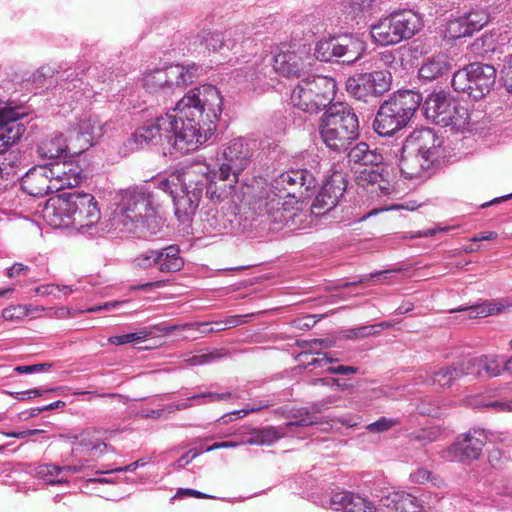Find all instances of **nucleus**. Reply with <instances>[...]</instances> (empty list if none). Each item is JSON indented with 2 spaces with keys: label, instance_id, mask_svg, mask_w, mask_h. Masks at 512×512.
Segmentation results:
<instances>
[{
  "label": "nucleus",
  "instance_id": "1",
  "mask_svg": "<svg viewBox=\"0 0 512 512\" xmlns=\"http://www.w3.org/2000/svg\"><path fill=\"white\" fill-rule=\"evenodd\" d=\"M219 90L204 84L189 90L171 110L149 121L133 134L140 147L167 143L181 154L197 150L216 130L222 114Z\"/></svg>",
  "mask_w": 512,
  "mask_h": 512
},
{
  "label": "nucleus",
  "instance_id": "2",
  "mask_svg": "<svg viewBox=\"0 0 512 512\" xmlns=\"http://www.w3.org/2000/svg\"><path fill=\"white\" fill-rule=\"evenodd\" d=\"M311 170L290 169L278 175L269 184L268 191L265 196H261L258 200V210L261 215H267L271 221L280 224L287 221L286 202H282L285 198L301 199L304 191H308L316 184V178L329 172L330 162L328 160L319 159L315 155L310 164Z\"/></svg>",
  "mask_w": 512,
  "mask_h": 512
},
{
  "label": "nucleus",
  "instance_id": "3",
  "mask_svg": "<svg viewBox=\"0 0 512 512\" xmlns=\"http://www.w3.org/2000/svg\"><path fill=\"white\" fill-rule=\"evenodd\" d=\"M43 219L54 228H74L94 237L100 228L101 212L95 197L89 193L71 192L50 198L42 210Z\"/></svg>",
  "mask_w": 512,
  "mask_h": 512
},
{
  "label": "nucleus",
  "instance_id": "4",
  "mask_svg": "<svg viewBox=\"0 0 512 512\" xmlns=\"http://www.w3.org/2000/svg\"><path fill=\"white\" fill-rule=\"evenodd\" d=\"M210 165L193 164L181 170L179 188L172 196L175 216L181 223H189L199 207L205 190L206 198L212 202L222 200L226 189L218 186L216 173L211 176Z\"/></svg>",
  "mask_w": 512,
  "mask_h": 512
},
{
  "label": "nucleus",
  "instance_id": "5",
  "mask_svg": "<svg viewBox=\"0 0 512 512\" xmlns=\"http://www.w3.org/2000/svg\"><path fill=\"white\" fill-rule=\"evenodd\" d=\"M319 133L327 148L346 152L359 137L358 117L348 104L333 103L321 117Z\"/></svg>",
  "mask_w": 512,
  "mask_h": 512
},
{
  "label": "nucleus",
  "instance_id": "6",
  "mask_svg": "<svg viewBox=\"0 0 512 512\" xmlns=\"http://www.w3.org/2000/svg\"><path fill=\"white\" fill-rule=\"evenodd\" d=\"M422 102V95L413 90L393 93L379 107L373 121L374 131L382 137H390L407 126Z\"/></svg>",
  "mask_w": 512,
  "mask_h": 512
},
{
  "label": "nucleus",
  "instance_id": "7",
  "mask_svg": "<svg viewBox=\"0 0 512 512\" xmlns=\"http://www.w3.org/2000/svg\"><path fill=\"white\" fill-rule=\"evenodd\" d=\"M155 206L152 193L145 187H136L123 192L121 201L109 218L108 230L134 232L154 216Z\"/></svg>",
  "mask_w": 512,
  "mask_h": 512
},
{
  "label": "nucleus",
  "instance_id": "8",
  "mask_svg": "<svg viewBox=\"0 0 512 512\" xmlns=\"http://www.w3.org/2000/svg\"><path fill=\"white\" fill-rule=\"evenodd\" d=\"M336 93L333 78L308 75L302 78L291 92L293 107L308 114H317L332 105Z\"/></svg>",
  "mask_w": 512,
  "mask_h": 512
},
{
  "label": "nucleus",
  "instance_id": "9",
  "mask_svg": "<svg viewBox=\"0 0 512 512\" xmlns=\"http://www.w3.org/2000/svg\"><path fill=\"white\" fill-rule=\"evenodd\" d=\"M421 26V19L417 13L403 10L394 12L371 25L370 34L375 43L389 46L413 37Z\"/></svg>",
  "mask_w": 512,
  "mask_h": 512
},
{
  "label": "nucleus",
  "instance_id": "10",
  "mask_svg": "<svg viewBox=\"0 0 512 512\" xmlns=\"http://www.w3.org/2000/svg\"><path fill=\"white\" fill-rule=\"evenodd\" d=\"M423 111L427 119L442 127L464 130L469 124L468 109L443 92L428 95Z\"/></svg>",
  "mask_w": 512,
  "mask_h": 512
},
{
  "label": "nucleus",
  "instance_id": "11",
  "mask_svg": "<svg viewBox=\"0 0 512 512\" xmlns=\"http://www.w3.org/2000/svg\"><path fill=\"white\" fill-rule=\"evenodd\" d=\"M496 80L493 66L472 63L453 74L451 84L458 93L466 94L473 100L482 99L490 92Z\"/></svg>",
  "mask_w": 512,
  "mask_h": 512
},
{
  "label": "nucleus",
  "instance_id": "12",
  "mask_svg": "<svg viewBox=\"0 0 512 512\" xmlns=\"http://www.w3.org/2000/svg\"><path fill=\"white\" fill-rule=\"evenodd\" d=\"M252 149L243 138L231 140L222 150L218 170L211 169V176L216 173L215 181L227 182L230 189L238 182L240 174L250 165Z\"/></svg>",
  "mask_w": 512,
  "mask_h": 512
},
{
  "label": "nucleus",
  "instance_id": "13",
  "mask_svg": "<svg viewBox=\"0 0 512 512\" xmlns=\"http://www.w3.org/2000/svg\"><path fill=\"white\" fill-rule=\"evenodd\" d=\"M366 51V43L358 36L345 34L321 39L315 47V57L322 62L338 61L353 64Z\"/></svg>",
  "mask_w": 512,
  "mask_h": 512
},
{
  "label": "nucleus",
  "instance_id": "14",
  "mask_svg": "<svg viewBox=\"0 0 512 512\" xmlns=\"http://www.w3.org/2000/svg\"><path fill=\"white\" fill-rule=\"evenodd\" d=\"M392 76L389 71L377 70L349 77L346 90L357 100L365 103L374 102L390 89Z\"/></svg>",
  "mask_w": 512,
  "mask_h": 512
},
{
  "label": "nucleus",
  "instance_id": "15",
  "mask_svg": "<svg viewBox=\"0 0 512 512\" xmlns=\"http://www.w3.org/2000/svg\"><path fill=\"white\" fill-rule=\"evenodd\" d=\"M317 423V419L314 415L308 411L300 412L299 415H295L294 418L284 426L279 427H265L261 429H253L250 432V436L241 442L242 444L249 445H271L281 437L293 434L296 427H308Z\"/></svg>",
  "mask_w": 512,
  "mask_h": 512
},
{
  "label": "nucleus",
  "instance_id": "16",
  "mask_svg": "<svg viewBox=\"0 0 512 512\" xmlns=\"http://www.w3.org/2000/svg\"><path fill=\"white\" fill-rule=\"evenodd\" d=\"M488 439L487 432L473 428L443 451L442 457L449 461H470L479 458Z\"/></svg>",
  "mask_w": 512,
  "mask_h": 512
},
{
  "label": "nucleus",
  "instance_id": "17",
  "mask_svg": "<svg viewBox=\"0 0 512 512\" xmlns=\"http://www.w3.org/2000/svg\"><path fill=\"white\" fill-rule=\"evenodd\" d=\"M135 265L141 269L157 267L160 272L174 273L183 268L184 260L180 256L179 247L170 245L162 249H151L141 253L135 259Z\"/></svg>",
  "mask_w": 512,
  "mask_h": 512
},
{
  "label": "nucleus",
  "instance_id": "18",
  "mask_svg": "<svg viewBox=\"0 0 512 512\" xmlns=\"http://www.w3.org/2000/svg\"><path fill=\"white\" fill-rule=\"evenodd\" d=\"M347 187L346 176L341 171H334L329 175L312 203V212L324 214L332 210L339 202Z\"/></svg>",
  "mask_w": 512,
  "mask_h": 512
},
{
  "label": "nucleus",
  "instance_id": "19",
  "mask_svg": "<svg viewBox=\"0 0 512 512\" xmlns=\"http://www.w3.org/2000/svg\"><path fill=\"white\" fill-rule=\"evenodd\" d=\"M23 115L15 107L0 100V154L16 143L25 132V126L20 122Z\"/></svg>",
  "mask_w": 512,
  "mask_h": 512
},
{
  "label": "nucleus",
  "instance_id": "20",
  "mask_svg": "<svg viewBox=\"0 0 512 512\" xmlns=\"http://www.w3.org/2000/svg\"><path fill=\"white\" fill-rule=\"evenodd\" d=\"M102 135L103 128L98 116H85L70 132V143L73 154L81 153L88 149Z\"/></svg>",
  "mask_w": 512,
  "mask_h": 512
},
{
  "label": "nucleus",
  "instance_id": "21",
  "mask_svg": "<svg viewBox=\"0 0 512 512\" xmlns=\"http://www.w3.org/2000/svg\"><path fill=\"white\" fill-rule=\"evenodd\" d=\"M441 146L442 140L430 128L413 131L404 142L405 151L417 152L433 163L439 158Z\"/></svg>",
  "mask_w": 512,
  "mask_h": 512
},
{
  "label": "nucleus",
  "instance_id": "22",
  "mask_svg": "<svg viewBox=\"0 0 512 512\" xmlns=\"http://www.w3.org/2000/svg\"><path fill=\"white\" fill-rule=\"evenodd\" d=\"M55 184L57 183L52 181L47 165L34 166L21 178L23 191L33 197H43L55 192Z\"/></svg>",
  "mask_w": 512,
  "mask_h": 512
},
{
  "label": "nucleus",
  "instance_id": "23",
  "mask_svg": "<svg viewBox=\"0 0 512 512\" xmlns=\"http://www.w3.org/2000/svg\"><path fill=\"white\" fill-rule=\"evenodd\" d=\"M389 172L380 168H365L358 175V183L371 193L387 196L394 190L392 181L388 178Z\"/></svg>",
  "mask_w": 512,
  "mask_h": 512
},
{
  "label": "nucleus",
  "instance_id": "24",
  "mask_svg": "<svg viewBox=\"0 0 512 512\" xmlns=\"http://www.w3.org/2000/svg\"><path fill=\"white\" fill-rule=\"evenodd\" d=\"M433 165L432 160L422 157L421 154L403 149L399 168L406 179H422L430 175L429 170Z\"/></svg>",
  "mask_w": 512,
  "mask_h": 512
},
{
  "label": "nucleus",
  "instance_id": "25",
  "mask_svg": "<svg viewBox=\"0 0 512 512\" xmlns=\"http://www.w3.org/2000/svg\"><path fill=\"white\" fill-rule=\"evenodd\" d=\"M306 68L307 63L295 51L281 52L273 58V69L285 77H301L305 73Z\"/></svg>",
  "mask_w": 512,
  "mask_h": 512
},
{
  "label": "nucleus",
  "instance_id": "26",
  "mask_svg": "<svg viewBox=\"0 0 512 512\" xmlns=\"http://www.w3.org/2000/svg\"><path fill=\"white\" fill-rule=\"evenodd\" d=\"M459 378H461V370H458L456 363H453L449 366L421 371L417 377V381L418 383L430 386L447 388Z\"/></svg>",
  "mask_w": 512,
  "mask_h": 512
},
{
  "label": "nucleus",
  "instance_id": "27",
  "mask_svg": "<svg viewBox=\"0 0 512 512\" xmlns=\"http://www.w3.org/2000/svg\"><path fill=\"white\" fill-rule=\"evenodd\" d=\"M487 398H481L477 405L495 412H512V385L503 384L487 392Z\"/></svg>",
  "mask_w": 512,
  "mask_h": 512
},
{
  "label": "nucleus",
  "instance_id": "28",
  "mask_svg": "<svg viewBox=\"0 0 512 512\" xmlns=\"http://www.w3.org/2000/svg\"><path fill=\"white\" fill-rule=\"evenodd\" d=\"M330 507L344 512H375L374 506L366 499L350 492H338L331 496Z\"/></svg>",
  "mask_w": 512,
  "mask_h": 512
},
{
  "label": "nucleus",
  "instance_id": "29",
  "mask_svg": "<svg viewBox=\"0 0 512 512\" xmlns=\"http://www.w3.org/2000/svg\"><path fill=\"white\" fill-rule=\"evenodd\" d=\"M49 167L50 177L57 188L55 192L68 188L77 186L81 182L80 172L78 168H73L71 165L65 162H54L47 164Z\"/></svg>",
  "mask_w": 512,
  "mask_h": 512
},
{
  "label": "nucleus",
  "instance_id": "30",
  "mask_svg": "<svg viewBox=\"0 0 512 512\" xmlns=\"http://www.w3.org/2000/svg\"><path fill=\"white\" fill-rule=\"evenodd\" d=\"M198 67L195 64L184 66L180 64L163 68L169 90L183 87L192 83L197 76Z\"/></svg>",
  "mask_w": 512,
  "mask_h": 512
},
{
  "label": "nucleus",
  "instance_id": "31",
  "mask_svg": "<svg viewBox=\"0 0 512 512\" xmlns=\"http://www.w3.org/2000/svg\"><path fill=\"white\" fill-rule=\"evenodd\" d=\"M82 469V465L56 466L53 464H42L36 468V475L48 484H59L67 482L68 475L78 473Z\"/></svg>",
  "mask_w": 512,
  "mask_h": 512
},
{
  "label": "nucleus",
  "instance_id": "32",
  "mask_svg": "<svg viewBox=\"0 0 512 512\" xmlns=\"http://www.w3.org/2000/svg\"><path fill=\"white\" fill-rule=\"evenodd\" d=\"M376 0H346L343 3V14L346 23L359 25L364 23L375 8Z\"/></svg>",
  "mask_w": 512,
  "mask_h": 512
},
{
  "label": "nucleus",
  "instance_id": "33",
  "mask_svg": "<svg viewBox=\"0 0 512 512\" xmlns=\"http://www.w3.org/2000/svg\"><path fill=\"white\" fill-rule=\"evenodd\" d=\"M241 39V33L236 30H228L225 32H210L204 37V45L210 51L235 50L237 43Z\"/></svg>",
  "mask_w": 512,
  "mask_h": 512
},
{
  "label": "nucleus",
  "instance_id": "34",
  "mask_svg": "<svg viewBox=\"0 0 512 512\" xmlns=\"http://www.w3.org/2000/svg\"><path fill=\"white\" fill-rule=\"evenodd\" d=\"M349 163L361 166L377 167L383 161V156L375 149H370L365 142H360L347 150Z\"/></svg>",
  "mask_w": 512,
  "mask_h": 512
},
{
  "label": "nucleus",
  "instance_id": "35",
  "mask_svg": "<svg viewBox=\"0 0 512 512\" xmlns=\"http://www.w3.org/2000/svg\"><path fill=\"white\" fill-rule=\"evenodd\" d=\"M67 151L73 153L70 137L65 138L61 133L47 137L38 146V154L48 159L58 158Z\"/></svg>",
  "mask_w": 512,
  "mask_h": 512
},
{
  "label": "nucleus",
  "instance_id": "36",
  "mask_svg": "<svg viewBox=\"0 0 512 512\" xmlns=\"http://www.w3.org/2000/svg\"><path fill=\"white\" fill-rule=\"evenodd\" d=\"M450 69V64L444 56H433L426 59L419 69V77L425 81H433Z\"/></svg>",
  "mask_w": 512,
  "mask_h": 512
},
{
  "label": "nucleus",
  "instance_id": "37",
  "mask_svg": "<svg viewBox=\"0 0 512 512\" xmlns=\"http://www.w3.org/2000/svg\"><path fill=\"white\" fill-rule=\"evenodd\" d=\"M383 505L388 508L392 506L395 512H422L418 499L411 494L395 493L388 497Z\"/></svg>",
  "mask_w": 512,
  "mask_h": 512
},
{
  "label": "nucleus",
  "instance_id": "38",
  "mask_svg": "<svg viewBox=\"0 0 512 512\" xmlns=\"http://www.w3.org/2000/svg\"><path fill=\"white\" fill-rule=\"evenodd\" d=\"M479 361L481 378L489 379L501 375L503 361L499 355H481Z\"/></svg>",
  "mask_w": 512,
  "mask_h": 512
},
{
  "label": "nucleus",
  "instance_id": "39",
  "mask_svg": "<svg viewBox=\"0 0 512 512\" xmlns=\"http://www.w3.org/2000/svg\"><path fill=\"white\" fill-rule=\"evenodd\" d=\"M203 223L208 233H228L232 228V221L219 212L214 214L208 212L203 219Z\"/></svg>",
  "mask_w": 512,
  "mask_h": 512
},
{
  "label": "nucleus",
  "instance_id": "40",
  "mask_svg": "<svg viewBox=\"0 0 512 512\" xmlns=\"http://www.w3.org/2000/svg\"><path fill=\"white\" fill-rule=\"evenodd\" d=\"M143 86L150 93L169 91L163 69H155L145 74L143 77Z\"/></svg>",
  "mask_w": 512,
  "mask_h": 512
},
{
  "label": "nucleus",
  "instance_id": "41",
  "mask_svg": "<svg viewBox=\"0 0 512 512\" xmlns=\"http://www.w3.org/2000/svg\"><path fill=\"white\" fill-rule=\"evenodd\" d=\"M505 310V305L498 300L486 301L469 308V317H487L489 315L499 314Z\"/></svg>",
  "mask_w": 512,
  "mask_h": 512
},
{
  "label": "nucleus",
  "instance_id": "42",
  "mask_svg": "<svg viewBox=\"0 0 512 512\" xmlns=\"http://www.w3.org/2000/svg\"><path fill=\"white\" fill-rule=\"evenodd\" d=\"M445 32L446 37L450 39H458L461 37L471 36L473 34L463 15L450 19L446 24Z\"/></svg>",
  "mask_w": 512,
  "mask_h": 512
},
{
  "label": "nucleus",
  "instance_id": "43",
  "mask_svg": "<svg viewBox=\"0 0 512 512\" xmlns=\"http://www.w3.org/2000/svg\"><path fill=\"white\" fill-rule=\"evenodd\" d=\"M472 33L481 30L489 22V14L484 9H474L463 15Z\"/></svg>",
  "mask_w": 512,
  "mask_h": 512
},
{
  "label": "nucleus",
  "instance_id": "44",
  "mask_svg": "<svg viewBox=\"0 0 512 512\" xmlns=\"http://www.w3.org/2000/svg\"><path fill=\"white\" fill-rule=\"evenodd\" d=\"M107 448V445L100 441H91L87 439H82L78 443H75L73 446L74 452H83L88 454L89 456H97L102 454Z\"/></svg>",
  "mask_w": 512,
  "mask_h": 512
},
{
  "label": "nucleus",
  "instance_id": "45",
  "mask_svg": "<svg viewBox=\"0 0 512 512\" xmlns=\"http://www.w3.org/2000/svg\"><path fill=\"white\" fill-rule=\"evenodd\" d=\"M180 173L181 171H178L176 174H172L170 177H158L154 179L151 184L172 197L173 194H175L176 189L179 188Z\"/></svg>",
  "mask_w": 512,
  "mask_h": 512
},
{
  "label": "nucleus",
  "instance_id": "46",
  "mask_svg": "<svg viewBox=\"0 0 512 512\" xmlns=\"http://www.w3.org/2000/svg\"><path fill=\"white\" fill-rule=\"evenodd\" d=\"M377 333H379L377 326L364 325L344 330L343 337L348 340H358L376 335Z\"/></svg>",
  "mask_w": 512,
  "mask_h": 512
},
{
  "label": "nucleus",
  "instance_id": "47",
  "mask_svg": "<svg viewBox=\"0 0 512 512\" xmlns=\"http://www.w3.org/2000/svg\"><path fill=\"white\" fill-rule=\"evenodd\" d=\"M458 370H461V377L473 375L481 378L479 357H473L456 363Z\"/></svg>",
  "mask_w": 512,
  "mask_h": 512
},
{
  "label": "nucleus",
  "instance_id": "48",
  "mask_svg": "<svg viewBox=\"0 0 512 512\" xmlns=\"http://www.w3.org/2000/svg\"><path fill=\"white\" fill-rule=\"evenodd\" d=\"M29 309L26 305H12L2 311V317L5 321H18L26 317Z\"/></svg>",
  "mask_w": 512,
  "mask_h": 512
},
{
  "label": "nucleus",
  "instance_id": "49",
  "mask_svg": "<svg viewBox=\"0 0 512 512\" xmlns=\"http://www.w3.org/2000/svg\"><path fill=\"white\" fill-rule=\"evenodd\" d=\"M400 423L397 418L381 417L377 421L370 423L366 428L373 433H381L390 430Z\"/></svg>",
  "mask_w": 512,
  "mask_h": 512
},
{
  "label": "nucleus",
  "instance_id": "50",
  "mask_svg": "<svg viewBox=\"0 0 512 512\" xmlns=\"http://www.w3.org/2000/svg\"><path fill=\"white\" fill-rule=\"evenodd\" d=\"M231 398L230 392L216 393V392H202L188 397V400H199V402H219L226 401Z\"/></svg>",
  "mask_w": 512,
  "mask_h": 512
},
{
  "label": "nucleus",
  "instance_id": "51",
  "mask_svg": "<svg viewBox=\"0 0 512 512\" xmlns=\"http://www.w3.org/2000/svg\"><path fill=\"white\" fill-rule=\"evenodd\" d=\"M18 179L15 168L11 164L3 163L0 166V187L6 188Z\"/></svg>",
  "mask_w": 512,
  "mask_h": 512
},
{
  "label": "nucleus",
  "instance_id": "52",
  "mask_svg": "<svg viewBox=\"0 0 512 512\" xmlns=\"http://www.w3.org/2000/svg\"><path fill=\"white\" fill-rule=\"evenodd\" d=\"M409 478L410 481L414 484H424L431 481L434 485L439 486L438 483L434 482L436 478L432 476V473L422 467H419L415 471L411 472Z\"/></svg>",
  "mask_w": 512,
  "mask_h": 512
},
{
  "label": "nucleus",
  "instance_id": "53",
  "mask_svg": "<svg viewBox=\"0 0 512 512\" xmlns=\"http://www.w3.org/2000/svg\"><path fill=\"white\" fill-rule=\"evenodd\" d=\"M266 406H267V404L262 405V406H257V407L243 408L240 410H235L229 414L223 415L221 417V420H223V423H227L228 421L231 420V416H237L238 418H241V417L248 415L249 413L259 411L261 408L266 407Z\"/></svg>",
  "mask_w": 512,
  "mask_h": 512
},
{
  "label": "nucleus",
  "instance_id": "54",
  "mask_svg": "<svg viewBox=\"0 0 512 512\" xmlns=\"http://www.w3.org/2000/svg\"><path fill=\"white\" fill-rule=\"evenodd\" d=\"M126 335L127 343L140 342L145 340L150 335H152V331L149 328L145 327L140 329L139 331L127 333Z\"/></svg>",
  "mask_w": 512,
  "mask_h": 512
},
{
  "label": "nucleus",
  "instance_id": "55",
  "mask_svg": "<svg viewBox=\"0 0 512 512\" xmlns=\"http://www.w3.org/2000/svg\"><path fill=\"white\" fill-rule=\"evenodd\" d=\"M126 335L127 343L140 342L145 340L150 335H152V331L149 328L145 327L140 329L139 331L127 333Z\"/></svg>",
  "mask_w": 512,
  "mask_h": 512
},
{
  "label": "nucleus",
  "instance_id": "56",
  "mask_svg": "<svg viewBox=\"0 0 512 512\" xmlns=\"http://www.w3.org/2000/svg\"><path fill=\"white\" fill-rule=\"evenodd\" d=\"M215 358H216V355L214 353H207V354H201V355H194V356L190 357L187 360V362L191 366H197V365H203V364L209 363Z\"/></svg>",
  "mask_w": 512,
  "mask_h": 512
},
{
  "label": "nucleus",
  "instance_id": "57",
  "mask_svg": "<svg viewBox=\"0 0 512 512\" xmlns=\"http://www.w3.org/2000/svg\"><path fill=\"white\" fill-rule=\"evenodd\" d=\"M201 402H199V400H188V398L181 402V403H178V404H170L166 407V410L169 412V413H172L174 411H180V410H185V409H188L194 405H200Z\"/></svg>",
  "mask_w": 512,
  "mask_h": 512
},
{
  "label": "nucleus",
  "instance_id": "58",
  "mask_svg": "<svg viewBox=\"0 0 512 512\" xmlns=\"http://www.w3.org/2000/svg\"><path fill=\"white\" fill-rule=\"evenodd\" d=\"M52 75L53 71L50 67H41L33 74V82L43 85V81Z\"/></svg>",
  "mask_w": 512,
  "mask_h": 512
},
{
  "label": "nucleus",
  "instance_id": "59",
  "mask_svg": "<svg viewBox=\"0 0 512 512\" xmlns=\"http://www.w3.org/2000/svg\"><path fill=\"white\" fill-rule=\"evenodd\" d=\"M197 455H198V453L196 451L190 450L187 453H185L184 455H182L176 462H174L172 464V466L174 468H179V469L183 468L184 466L189 464Z\"/></svg>",
  "mask_w": 512,
  "mask_h": 512
},
{
  "label": "nucleus",
  "instance_id": "60",
  "mask_svg": "<svg viewBox=\"0 0 512 512\" xmlns=\"http://www.w3.org/2000/svg\"><path fill=\"white\" fill-rule=\"evenodd\" d=\"M46 364L23 365L15 367V371L19 374H28L41 372L45 369Z\"/></svg>",
  "mask_w": 512,
  "mask_h": 512
},
{
  "label": "nucleus",
  "instance_id": "61",
  "mask_svg": "<svg viewBox=\"0 0 512 512\" xmlns=\"http://www.w3.org/2000/svg\"><path fill=\"white\" fill-rule=\"evenodd\" d=\"M328 371L334 374L347 375L356 373L358 371V368L354 366L338 365L328 367Z\"/></svg>",
  "mask_w": 512,
  "mask_h": 512
},
{
  "label": "nucleus",
  "instance_id": "62",
  "mask_svg": "<svg viewBox=\"0 0 512 512\" xmlns=\"http://www.w3.org/2000/svg\"><path fill=\"white\" fill-rule=\"evenodd\" d=\"M60 290V285L57 284H45L36 288V293L42 296L45 295H56V291Z\"/></svg>",
  "mask_w": 512,
  "mask_h": 512
},
{
  "label": "nucleus",
  "instance_id": "63",
  "mask_svg": "<svg viewBox=\"0 0 512 512\" xmlns=\"http://www.w3.org/2000/svg\"><path fill=\"white\" fill-rule=\"evenodd\" d=\"M28 269V266L22 263H15L13 266L7 269L6 274L8 277L13 278L21 275L22 273H25L26 271H28Z\"/></svg>",
  "mask_w": 512,
  "mask_h": 512
},
{
  "label": "nucleus",
  "instance_id": "64",
  "mask_svg": "<svg viewBox=\"0 0 512 512\" xmlns=\"http://www.w3.org/2000/svg\"><path fill=\"white\" fill-rule=\"evenodd\" d=\"M222 322L223 325H225V329H230L243 324L245 321L243 320V316L233 315L222 320Z\"/></svg>",
  "mask_w": 512,
  "mask_h": 512
}]
</instances>
